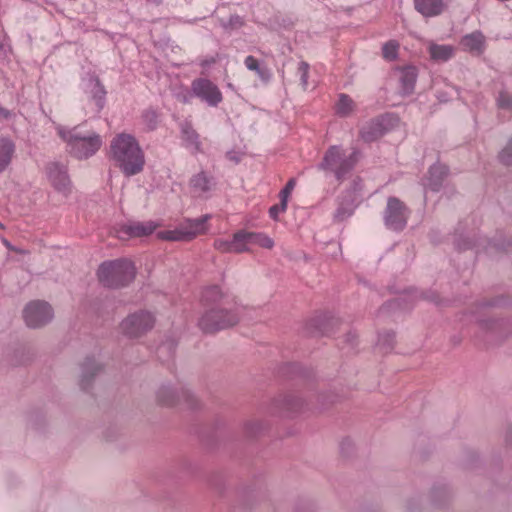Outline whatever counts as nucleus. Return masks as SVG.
<instances>
[{
	"label": "nucleus",
	"mask_w": 512,
	"mask_h": 512,
	"mask_svg": "<svg viewBox=\"0 0 512 512\" xmlns=\"http://www.w3.org/2000/svg\"><path fill=\"white\" fill-rule=\"evenodd\" d=\"M110 155L115 165L127 177L139 174L144 168V151L131 134H117L110 142Z\"/></svg>",
	"instance_id": "obj_1"
},
{
	"label": "nucleus",
	"mask_w": 512,
	"mask_h": 512,
	"mask_svg": "<svg viewBox=\"0 0 512 512\" xmlns=\"http://www.w3.org/2000/svg\"><path fill=\"white\" fill-rule=\"evenodd\" d=\"M58 136L66 143L68 152L79 160L88 159L101 148L102 137L94 130L83 125L66 128L56 127Z\"/></svg>",
	"instance_id": "obj_2"
},
{
	"label": "nucleus",
	"mask_w": 512,
	"mask_h": 512,
	"mask_svg": "<svg viewBox=\"0 0 512 512\" xmlns=\"http://www.w3.org/2000/svg\"><path fill=\"white\" fill-rule=\"evenodd\" d=\"M134 264L127 259H117L104 262L98 269L100 282L112 288H118L129 284L135 277Z\"/></svg>",
	"instance_id": "obj_3"
},
{
	"label": "nucleus",
	"mask_w": 512,
	"mask_h": 512,
	"mask_svg": "<svg viewBox=\"0 0 512 512\" xmlns=\"http://www.w3.org/2000/svg\"><path fill=\"white\" fill-rule=\"evenodd\" d=\"M358 161V153L355 151L349 157H343L338 146H332L325 154L319 167L323 170H332L338 180L343 179Z\"/></svg>",
	"instance_id": "obj_4"
},
{
	"label": "nucleus",
	"mask_w": 512,
	"mask_h": 512,
	"mask_svg": "<svg viewBox=\"0 0 512 512\" xmlns=\"http://www.w3.org/2000/svg\"><path fill=\"white\" fill-rule=\"evenodd\" d=\"M238 322V316L224 309L212 308L200 318L199 326L204 332L212 333Z\"/></svg>",
	"instance_id": "obj_5"
},
{
	"label": "nucleus",
	"mask_w": 512,
	"mask_h": 512,
	"mask_svg": "<svg viewBox=\"0 0 512 512\" xmlns=\"http://www.w3.org/2000/svg\"><path fill=\"white\" fill-rule=\"evenodd\" d=\"M53 317V309L45 301H31L23 309V319L30 328H41L51 322Z\"/></svg>",
	"instance_id": "obj_6"
},
{
	"label": "nucleus",
	"mask_w": 512,
	"mask_h": 512,
	"mask_svg": "<svg viewBox=\"0 0 512 512\" xmlns=\"http://www.w3.org/2000/svg\"><path fill=\"white\" fill-rule=\"evenodd\" d=\"M409 214V209L402 201L396 197H390L384 211V223L390 230L401 231L407 224Z\"/></svg>",
	"instance_id": "obj_7"
},
{
	"label": "nucleus",
	"mask_w": 512,
	"mask_h": 512,
	"mask_svg": "<svg viewBox=\"0 0 512 512\" xmlns=\"http://www.w3.org/2000/svg\"><path fill=\"white\" fill-rule=\"evenodd\" d=\"M154 323L155 318L150 312L140 311L125 318L121 323V330L128 337L136 338L152 329Z\"/></svg>",
	"instance_id": "obj_8"
},
{
	"label": "nucleus",
	"mask_w": 512,
	"mask_h": 512,
	"mask_svg": "<svg viewBox=\"0 0 512 512\" xmlns=\"http://www.w3.org/2000/svg\"><path fill=\"white\" fill-rule=\"evenodd\" d=\"M46 175L56 191L64 196L71 192V181L65 165L58 162L49 163L46 167Z\"/></svg>",
	"instance_id": "obj_9"
},
{
	"label": "nucleus",
	"mask_w": 512,
	"mask_h": 512,
	"mask_svg": "<svg viewBox=\"0 0 512 512\" xmlns=\"http://www.w3.org/2000/svg\"><path fill=\"white\" fill-rule=\"evenodd\" d=\"M192 91L195 96L210 106H216L222 101V94L218 87L208 79H196L192 82Z\"/></svg>",
	"instance_id": "obj_10"
},
{
	"label": "nucleus",
	"mask_w": 512,
	"mask_h": 512,
	"mask_svg": "<svg viewBox=\"0 0 512 512\" xmlns=\"http://www.w3.org/2000/svg\"><path fill=\"white\" fill-rule=\"evenodd\" d=\"M84 89L93 102L92 112L98 114L104 107L106 91L98 78L90 76L84 80Z\"/></svg>",
	"instance_id": "obj_11"
},
{
	"label": "nucleus",
	"mask_w": 512,
	"mask_h": 512,
	"mask_svg": "<svg viewBox=\"0 0 512 512\" xmlns=\"http://www.w3.org/2000/svg\"><path fill=\"white\" fill-rule=\"evenodd\" d=\"M210 215L206 214L197 219H188L183 222L179 228L183 235L184 241L194 239L196 236L204 234L207 231V222L210 219Z\"/></svg>",
	"instance_id": "obj_12"
},
{
	"label": "nucleus",
	"mask_w": 512,
	"mask_h": 512,
	"mask_svg": "<svg viewBox=\"0 0 512 512\" xmlns=\"http://www.w3.org/2000/svg\"><path fill=\"white\" fill-rule=\"evenodd\" d=\"M189 397V391L177 389L170 385L160 387L156 394L157 401L164 406H174L181 399L187 400Z\"/></svg>",
	"instance_id": "obj_13"
},
{
	"label": "nucleus",
	"mask_w": 512,
	"mask_h": 512,
	"mask_svg": "<svg viewBox=\"0 0 512 512\" xmlns=\"http://www.w3.org/2000/svg\"><path fill=\"white\" fill-rule=\"evenodd\" d=\"M461 48L474 55H480L486 48V40L480 31H474L462 37Z\"/></svg>",
	"instance_id": "obj_14"
},
{
	"label": "nucleus",
	"mask_w": 512,
	"mask_h": 512,
	"mask_svg": "<svg viewBox=\"0 0 512 512\" xmlns=\"http://www.w3.org/2000/svg\"><path fill=\"white\" fill-rule=\"evenodd\" d=\"M447 175V168L442 164H434L428 171V176L423 182L425 189L432 191H438L443 183L445 176Z\"/></svg>",
	"instance_id": "obj_15"
},
{
	"label": "nucleus",
	"mask_w": 512,
	"mask_h": 512,
	"mask_svg": "<svg viewBox=\"0 0 512 512\" xmlns=\"http://www.w3.org/2000/svg\"><path fill=\"white\" fill-rule=\"evenodd\" d=\"M181 139L185 148L191 153L195 154L202 151L199 134L188 122L181 125Z\"/></svg>",
	"instance_id": "obj_16"
},
{
	"label": "nucleus",
	"mask_w": 512,
	"mask_h": 512,
	"mask_svg": "<svg viewBox=\"0 0 512 512\" xmlns=\"http://www.w3.org/2000/svg\"><path fill=\"white\" fill-rule=\"evenodd\" d=\"M101 366L94 359H87L81 367L79 385L81 389L87 390L95 375L100 372Z\"/></svg>",
	"instance_id": "obj_17"
},
{
	"label": "nucleus",
	"mask_w": 512,
	"mask_h": 512,
	"mask_svg": "<svg viewBox=\"0 0 512 512\" xmlns=\"http://www.w3.org/2000/svg\"><path fill=\"white\" fill-rule=\"evenodd\" d=\"M415 8L425 17L439 15L444 9L443 0H415Z\"/></svg>",
	"instance_id": "obj_18"
},
{
	"label": "nucleus",
	"mask_w": 512,
	"mask_h": 512,
	"mask_svg": "<svg viewBox=\"0 0 512 512\" xmlns=\"http://www.w3.org/2000/svg\"><path fill=\"white\" fill-rule=\"evenodd\" d=\"M428 52L432 60L446 62L454 56L455 48L452 45L431 42L428 46Z\"/></svg>",
	"instance_id": "obj_19"
},
{
	"label": "nucleus",
	"mask_w": 512,
	"mask_h": 512,
	"mask_svg": "<svg viewBox=\"0 0 512 512\" xmlns=\"http://www.w3.org/2000/svg\"><path fill=\"white\" fill-rule=\"evenodd\" d=\"M159 224L153 221L134 222L128 225L125 232L131 237H142L152 234Z\"/></svg>",
	"instance_id": "obj_20"
},
{
	"label": "nucleus",
	"mask_w": 512,
	"mask_h": 512,
	"mask_svg": "<svg viewBox=\"0 0 512 512\" xmlns=\"http://www.w3.org/2000/svg\"><path fill=\"white\" fill-rule=\"evenodd\" d=\"M14 154V142L8 138L0 139V173L10 165Z\"/></svg>",
	"instance_id": "obj_21"
},
{
	"label": "nucleus",
	"mask_w": 512,
	"mask_h": 512,
	"mask_svg": "<svg viewBox=\"0 0 512 512\" xmlns=\"http://www.w3.org/2000/svg\"><path fill=\"white\" fill-rule=\"evenodd\" d=\"M190 187L194 194L202 195L211 189L212 180L205 172L201 171L190 179Z\"/></svg>",
	"instance_id": "obj_22"
},
{
	"label": "nucleus",
	"mask_w": 512,
	"mask_h": 512,
	"mask_svg": "<svg viewBox=\"0 0 512 512\" xmlns=\"http://www.w3.org/2000/svg\"><path fill=\"white\" fill-rule=\"evenodd\" d=\"M417 78V70L415 67H406L400 72V82L402 92L405 95L412 93Z\"/></svg>",
	"instance_id": "obj_23"
},
{
	"label": "nucleus",
	"mask_w": 512,
	"mask_h": 512,
	"mask_svg": "<svg viewBox=\"0 0 512 512\" xmlns=\"http://www.w3.org/2000/svg\"><path fill=\"white\" fill-rule=\"evenodd\" d=\"M384 133V127L380 120H373L361 129V137L367 142H371L381 137Z\"/></svg>",
	"instance_id": "obj_24"
},
{
	"label": "nucleus",
	"mask_w": 512,
	"mask_h": 512,
	"mask_svg": "<svg viewBox=\"0 0 512 512\" xmlns=\"http://www.w3.org/2000/svg\"><path fill=\"white\" fill-rule=\"evenodd\" d=\"M232 251L233 253H243L250 251L247 230H239L233 234Z\"/></svg>",
	"instance_id": "obj_25"
},
{
	"label": "nucleus",
	"mask_w": 512,
	"mask_h": 512,
	"mask_svg": "<svg viewBox=\"0 0 512 512\" xmlns=\"http://www.w3.org/2000/svg\"><path fill=\"white\" fill-rule=\"evenodd\" d=\"M248 241L250 247L257 245L261 248L272 249L274 247V241L267 234L262 232H250L248 231Z\"/></svg>",
	"instance_id": "obj_26"
},
{
	"label": "nucleus",
	"mask_w": 512,
	"mask_h": 512,
	"mask_svg": "<svg viewBox=\"0 0 512 512\" xmlns=\"http://www.w3.org/2000/svg\"><path fill=\"white\" fill-rule=\"evenodd\" d=\"M244 64L248 70L254 71L261 80L266 82L270 79V73L268 69L261 67L255 57L251 55L247 56L244 60Z\"/></svg>",
	"instance_id": "obj_27"
},
{
	"label": "nucleus",
	"mask_w": 512,
	"mask_h": 512,
	"mask_svg": "<svg viewBox=\"0 0 512 512\" xmlns=\"http://www.w3.org/2000/svg\"><path fill=\"white\" fill-rule=\"evenodd\" d=\"M354 110V102L353 100L345 95L341 94L339 96V100L336 104V112L341 116H347Z\"/></svg>",
	"instance_id": "obj_28"
},
{
	"label": "nucleus",
	"mask_w": 512,
	"mask_h": 512,
	"mask_svg": "<svg viewBox=\"0 0 512 512\" xmlns=\"http://www.w3.org/2000/svg\"><path fill=\"white\" fill-rule=\"evenodd\" d=\"M398 49V42L394 40L388 41L382 47V55L386 60H394L397 57Z\"/></svg>",
	"instance_id": "obj_29"
},
{
	"label": "nucleus",
	"mask_w": 512,
	"mask_h": 512,
	"mask_svg": "<svg viewBox=\"0 0 512 512\" xmlns=\"http://www.w3.org/2000/svg\"><path fill=\"white\" fill-rule=\"evenodd\" d=\"M183 235L179 227L174 230L160 231L157 233L159 239L166 241H184Z\"/></svg>",
	"instance_id": "obj_30"
},
{
	"label": "nucleus",
	"mask_w": 512,
	"mask_h": 512,
	"mask_svg": "<svg viewBox=\"0 0 512 512\" xmlns=\"http://www.w3.org/2000/svg\"><path fill=\"white\" fill-rule=\"evenodd\" d=\"M309 69H310V66L305 61H301L298 65L297 73L299 75L301 85L304 89H307V87H308Z\"/></svg>",
	"instance_id": "obj_31"
},
{
	"label": "nucleus",
	"mask_w": 512,
	"mask_h": 512,
	"mask_svg": "<svg viewBox=\"0 0 512 512\" xmlns=\"http://www.w3.org/2000/svg\"><path fill=\"white\" fill-rule=\"evenodd\" d=\"M284 405L288 411L296 412L302 407L303 401L299 397L289 395L285 398Z\"/></svg>",
	"instance_id": "obj_32"
},
{
	"label": "nucleus",
	"mask_w": 512,
	"mask_h": 512,
	"mask_svg": "<svg viewBox=\"0 0 512 512\" xmlns=\"http://www.w3.org/2000/svg\"><path fill=\"white\" fill-rule=\"evenodd\" d=\"M353 213V205L352 204H349L347 206H340L335 214H334V218L337 220V221H343L345 219H347L348 217H350Z\"/></svg>",
	"instance_id": "obj_33"
},
{
	"label": "nucleus",
	"mask_w": 512,
	"mask_h": 512,
	"mask_svg": "<svg viewBox=\"0 0 512 512\" xmlns=\"http://www.w3.org/2000/svg\"><path fill=\"white\" fill-rule=\"evenodd\" d=\"M157 118L156 112L152 110H148L143 114V121L149 130L156 128Z\"/></svg>",
	"instance_id": "obj_34"
},
{
	"label": "nucleus",
	"mask_w": 512,
	"mask_h": 512,
	"mask_svg": "<svg viewBox=\"0 0 512 512\" xmlns=\"http://www.w3.org/2000/svg\"><path fill=\"white\" fill-rule=\"evenodd\" d=\"M214 247L215 249L219 250L223 253H233L232 251V239L231 240H225V239H216L214 241Z\"/></svg>",
	"instance_id": "obj_35"
},
{
	"label": "nucleus",
	"mask_w": 512,
	"mask_h": 512,
	"mask_svg": "<svg viewBox=\"0 0 512 512\" xmlns=\"http://www.w3.org/2000/svg\"><path fill=\"white\" fill-rule=\"evenodd\" d=\"M499 158L506 165L512 164V139L505 148L500 152Z\"/></svg>",
	"instance_id": "obj_36"
},
{
	"label": "nucleus",
	"mask_w": 512,
	"mask_h": 512,
	"mask_svg": "<svg viewBox=\"0 0 512 512\" xmlns=\"http://www.w3.org/2000/svg\"><path fill=\"white\" fill-rule=\"evenodd\" d=\"M287 208V202L286 200H282L280 201V204H277V205H273L270 209H269V215L272 219L276 220L278 218V215L279 213H282L286 210Z\"/></svg>",
	"instance_id": "obj_37"
},
{
	"label": "nucleus",
	"mask_w": 512,
	"mask_h": 512,
	"mask_svg": "<svg viewBox=\"0 0 512 512\" xmlns=\"http://www.w3.org/2000/svg\"><path fill=\"white\" fill-rule=\"evenodd\" d=\"M295 185H296L295 179H290L287 182V184L285 185V187L281 190L280 199L286 200V202L288 203V198L290 197Z\"/></svg>",
	"instance_id": "obj_38"
},
{
	"label": "nucleus",
	"mask_w": 512,
	"mask_h": 512,
	"mask_svg": "<svg viewBox=\"0 0 512 512\" xmlns=\"http://www.w3.org/2000/svg\"><path fill=\"white\" fill-rule=\"evenodd\" d=\"M497 101L501 108H509L512 105V96L507 92H501Z\"/></svg>",
	"instance_id": "obj_39"
},
{
	"label": "nucleus",
	"mask_w": 512,
	"mask_h": 512,
	"mask_svg": "<svg viewBox=\"0 0 512 512\" xmlns=\"http://www.w3.org/2000/svg\"><path fill=\"white\" fill-rule=\"evenodd\" d=\"M210 294H211V296H217V295H219V289H218L217 287H212V288H210L209 290H207V291L205 292L204 298H205L206 300H209V299H210V297H209V295H210Z\"/></svg>",
	"instance_id": "obj_40"
},
{
	"label": "nucleus",
	"mask_w": 512,
	"mask_h": 512,
	"mask_svg": "<svg viewBox=\"0 0 512 512\" xmlns=\"http://www.w3.org/2000/svg\"><path fill=\"white\" fill-rule=\"evenodd\" d=\"M6 51V45L0 41V57H4L6 55Z\"/></svg>",
	"instance_id": "obj_41"
},
{
	"label": "nucleus",
	"mask_w": 512,
	"mask_h": 512,
	"mask_svg": "<svg viewBox=\"0 0 512 512\" xmlns=\"http://www.w3.org/2000/svg\"><path fill=\"white\" fill-rule=\"evenodd\" d=\"M0 115H3L4 117H8L9 112H8V111H6L5 109H3V108L0 106Z\"/></svg>",
	"instance_id": "obj_42"
},
{
	"label": "nucleus",
	"mask_w": 512,
	"mask_h": 512,
	"mask_svg": "<svg viewBox=\"0 0 512 512\" xmlns=\"http://www.w3.org/2000/svg\"><path fill=\"white\" fill-rule=\"evenodd\" d=\"M481 325H482L484 328H487V329H490V328H491V326H490V325L488 324V322H487V321H485V320H482V321H481Z\"/></svg>",
	"instance_id": "obj_43"
},
{
	"label": "nucleus",
	"mask_w": 512,
	"mask_h": 512,
	"mask_svg": "<svg viewBox=\"0 0 512 512\" xmlns=\"http://www.w3.org/2000/svg\"><path fill=\"white\" fill-rule=\"evenodd\" d=\"M147 1L151 2L153 4H156V5H159L162 2V0H147Z\"/></svg>",
	"instance_id": "obj_44"
},
{
	"label": "nucleus",
	"mask_w": 512,
	"mask_h": 512,
	"mask_svg": "<svg viewBox=\"0 0 512 512\" xmlns=\"http://www.w3.org/2000/svg\"><path fill=\"white\" fill-rule=\"evenodd\" d=\"M3 243H4L8 248H11L10 244H9L6 240H3Z\"/></svg>",
	"instance_id": "obj_45"
},
{
	"label": "nucleus",
	"mask_w": 512,
	"mask_h": 512,
	"mask_svg": "<svg viewBox=\"0 0 512 512\" xmlns=\"http://www.w3.org/2000/svg\"><path fill=\"white\" fill-rule=\"evenodd\" d=\"M2 227H3V225L0 223V228H2Z\"/></svg>",
	"instance_id": "obj_46"
}]
</instances>
